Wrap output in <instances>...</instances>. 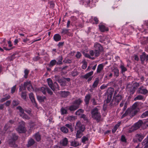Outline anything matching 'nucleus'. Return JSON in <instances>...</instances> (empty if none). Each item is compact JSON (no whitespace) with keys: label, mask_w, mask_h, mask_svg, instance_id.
<instances>
[{"label":"nucleus","mask_w":148,"mask_h":148,"mask_svg":"<svg viewBox=\"0 0 148 148\" xmlns=\"http://www.w3.org/2000/svg\"><path fill=\"white\" fill-rule=\"evenodd\" d=\"M100 107L97 106L91 110V114L92 118L99 121L101 117V114L99 112Z\"/></svg>","instance_id":"1"},{"label":"nucleus","mask_w":148,"mask_h":148,"mask_svg":"<svg viewBox=\"0 0 148 148\" xmlns=\"http://www.w3.org/2000/svg\"><path fill=\"white\" fill-rule=\"evenodd\" d=\"M18 138V136L15 133H12L10 135L9 140V144L11 147H15L16 146L15 143Z\"/></svg>","instance_id":"2"},{"label":"nucleus","mask_w":148,"mask_h":148,"mask_svg":"<svg viewBox=\"0 0 148 148\" xmlns=\"http://www.w3.org/2000/svg\"><path fill=\"white\" fill-rule=\"evenodd\" d=\"M128 109L129 111L130 116H132L136 115L139 110L138 106V104L136 103H134L131 108Z\"/></svg>","instance_id":"3"},{"label":"nucleus","mask_w":148,"mask_h":148,"mask_svg":"<svg viewBox=\"0 0 148 148\" xmlns=\"http://www.w3.org/2000/svg\"><path fill=\"white\" fill-rule=\"evenodd\" d=\"M139 86V84H128L127 87L129 89L130 94H133L136 89Z\"/></svg>","instance_id":"4"},{"label":"nucleus","mask_w":148,"mask_h":148,"mask_svg":"<svg viewBox=\"0 0 148 148\" xmlns=\"http://www.w3.org/2000/svg\"><path fill=\"white\" fill-rule=\"evenodd\" d=\"M122 98L121 95L119 94H118L116 96H114L113 99L114 100L115 102L113 103V100L111 101L110 104V106L111 107L113 106L114 104H117L121 100Z\"/></svg>","instance_id":"5"},{"label":"nucleus","mask_w":148,"mask_h":148,"mask_svg":"<svg viewBox=\"0 0 148 148\" xmlns=\"http://www.w3.org/2000/svg\"><path fill=\"white\" fill-rule=\"evenodd\" d=\"M85 126L81 124L80 121L77 122L75 127V130L83 132L85 130Z\"/></svg>","instance_id":"6"},{"label":"nucleus","mask_w":148,"mask_h":148,"mask_svg":"<svg viewBox=\"0 0 148 148\" xmlns=\"http://www.w3.org/2000/svg\"><path fill=\"white\" fill-rule=\"evenodd\" d=\"M55 78L56 80L60 83H66L69 82L70 80V78H62L60 79L58 76H55Z\"/></svg>","instance_id":"7"},{"label":"nucleus","mask_w":148,"mask_h":148,"mask_svg":"<svg viewBox=\"0 0 148 148\" xmlns=\"http://www.w3.org/2000/svg\"><path fill=\"white\" fill-rule=\"evenodd\" d=\"M25 123L23 121L21 122V124L20 125L17 129V131L19 133L25 132V129L24 127Z\"/></svg>","instance_id":"8"},{"label":"nucleus","mask_w":148,"mask_h":148,"mask_svg":"<svg viewBox=\"0 0 148 148\" xmlns=\"http://www.w3.org/2000/svg\"><path fill=\"white\" fill-rule=\"evenodd\" d=\"M138 91L139 93L143 94H145L148 92L147 90L143 87L139 88L138 89Z\"/></svg>","instance_id":"9"},{"label":"nucleus","mask_w":148,"mask_h":148,"mask_svg":"<svg viewBox=\"0 0 148 148\" xmlns=\"http://www.w3.org/2000/svg\"><path fill=\"white\" fill-rule=\"evenodd\" d=\"M94 47L95 49L102 51L103 50V47L99 43H96L95 44Z\"/></svg>","instance_id":"10"},{"label":"nucleus","mask_w":148,"mask_h":148,"mask_svg":"<svg viewBox=\"0 0 148 148\" xmlns=\"http://www.w3.org/2000/svg\"><path fill=\"white\" fill-rule=\"evenodd\" d=\"M48 85L53 91H54L55 89L59 90L58 84H48Z\"/></svg>","instance_id":"11"},{"label":"nucleus","mask_w":148,"mask_h":148,"mask_svg":"<svg viewBox=\"0 0 148 148\" xmlns=\"http://www.w3.org/2000/svg\"><path fill=\"white\" fill-rule=\"evenodd\" d=\"M91 97V95L90 94L85 96L84 101L86 105H88L89 104V101Z\"/></svg>","instance_id":"12"},{"label":"nucleus","mask_w":148,"mask_h":148,"mask_svg":"<svg viewBox=\"0 0 148 148\" xmlns=\"http://www.w3.org/2000/svg\"><path fill=\"white\" fill-rule=\"evenodd\" d=\"M68 140L66 138H64L60 142L61 145L63 146H67L68 144Z\"/></svg>","instance_id":"13"},{"label":"nucleus","mask_w":148,"mask_h":148,"mask_svg":"<svg viewBox=\"0 0 148 148\" xmlns=\"http://www.w3.org/2000/svg\"><path fill=\"white\" fill-rule=\"evenodd\" d=\"M143 122L141 120L139 121L134 125L136 130L138 129L143 124Z\"/></svg>","instance_id":"14"},{"label":"nucleus","mask_w":148,"mask_h":148,"mask_svg":"<svg viewBox=\"0 0 148 148\" xmlns=\"http://www.w3.org/2000/svg\"><path fill=\"white\" fill-rule=\"evenodd\" d=\"M99 28L100 30L102 32H104L105 31H108V29L107 28L102 24H100L99 25Z\"/></svg>","instance_id":"15"},{"label":"nucleus","mask_w":148,"mask_h":148,"mask_svg":"<svg viewBox=\"0 0 148 148\" xmlns=\"http://www.w3.org/2000/svg\"><path fill=\"white\" fill-rule=\"evenodd\" d=\"M142 143L143 146H145V148H148V136L143 140Z\"/></svg>","instance_id":"16"},{"label":"nucleus","mask_w":148,"mask_h":148,"mask_svg":"<svg viewBox=\"0 0 148 148\" xmlns=\"http://www.w3.org/2000/svg\"><path fill=\"white\" fill-rule=\"evenodd\" d=\"M29 97L31 99L32 102L35 106H36V103L34 99L33 94L32 93H31L29 95Z\"/></svg>","instance_id":"17"},{"label":"nucleus","mask_w":148,"mask_h":148,"mask_svg":"<svg viewBox=\"0 0 148 148\" xmlns=\"http://www.w3.org/2000/svg\"><path fill=\"white\" fill-rule=\"evenodd\" d=\"M103 65L102 64H99L97 67V73H100L101 71L103 69Z\"/></svg>","instance_id":"18"},{"label":"nucleus","mask_w":148,"mask_h":148,"mask_svg":"<svg viewBox=\"0 0 148 148\" xmlns=\"http://www.w3.org/2000/svg\"><path fill=\"white\" fill-rule=\"evenodd\" d=\"M61 36L58 34H56L53 36V39L56 41H58L61 40Z\"/></svg>","instance_id":"19"},{"label":"nucleus","mask_w":148,"mask_h":148,"mask_svg":"<svg viewBox=\"0 0 148 148\" xmlns=\"http://www.w3.org/2000/svg\"><path fill=\"white\" fill-rule=\"evenodd\" d=\"M33 137L37 141H39L41 139V136L39 133L38 132L33 135Z\"/></svg>","instance_id":"20"},{"label":"nucleus","mask_w":148,"mask_h":148,"mask_svg":"<svg viewBox=\"0 0 148 148\" xmlns=\"http://www.w3.org/2000/svg\"><path fill=\"white\" fill-rule=\"evenodd\" d=\"M35 141L34 139L32 138L29 139V140L28 142V143L27 145V147H29L33 145L35 143Z\"/></svg>","instance_id":"21"},{"label":"nucleus","mask_w":148,"mask_h":148,"mask_svg":"<svg viewBox=\"0 0 148 148\" xmlns=\"http://www.w3.org/2000/svg\"><path fill=\"white\" fill-rule=\"evenodd\" d=\"M47 87L46 86H44L40 88H39V90L43 94L45 95L46 94V92Z\"/></svg>","instance_id":"22"},{"label":"nucleus","mask_w":148,"mask_h":148,"mask_svg":"<svg viewBox=\"0 0 148 148\" xmlns=\"http://www.w3.org/2000/svg\"><path fill=\"white\" fill-rule=\"evenodd\" d=\"M60 129L61 131L64 134H67L69 132L68 129L65 126L61 127Z\"/></svg>","instance_id":"23"},{"label":"nucleus","mask_w":148,"mask_h":148,"mask_svg":"<svg viewBox=\"0 0 148 148\" xmlns=\"http://www.w3.org/2000/svg\"><path fill=\"white\" fill-rule=\"evenodd\" d=\"M79 107L78 106H76L74 104L70 106L69 109L70 111H72L76 110Z\"/></svg>","instance_id":"24"},{"label":"nucleus","mask_w":148,"mask_h":148,"mask_svg":"<svg viewBox=\"0 0 148 148\" xmlns=\"http://www.w3.org/2000/svg\"><path fill=\"white\" fill-rule=\"evenodd\" d=\"M146 53L145 52H143L142 55L140 56V58L141 62V63H143L145 60H146Z\"/></svg>","instance_id":"25"},{"label":"nucleus","mask_w":148,"mask_h":148,"mask_svg":"<svg viewBox=\"0 0 148 148\" xmlns=\"http://www.w3.org/2000/svg\"><path fill=\"white\" fill-rule=\"evenodd\" d=\"M65 126L70 130L72 132L74 130L72 126V123H69L66 124L65 125Z\"/></svg>","instance_id":"26"},{"label":"nucleus","mask_w":148,"mask_h":148,"mask_svg":"<svg viewBox=\"0 0 148 148\" xmlns=\"http://www.w3.org/2000/svg\"><path fill=\"white\" fill-rule=\"evenodd\" d=\"M93 71H92L88 73L85 75L83 77L84 78L87 79L88 78L91 77V76L93 74Z\"/></svg>","instance_id":"27"},{"label":"nucleus","mask_w":148,"mask_h":148,"mask_svg":"<svg viewBox=\"0 0 148 148\" xmlns=\"http://www.w3.org/2000/svg\"><path fill=\"white\" fill-rule=\"evenodd\" d=\"M114 91V89L113 88H110L108 89L107 93H108V95H110L112 97L113 93Z\"/></svg>","instance_id":"28"},{"label":"nucleus","mask_w":148,"mask_h":148,"mask_svg":"<svg viewBox=\"0 0 148 148\" xmlns=\"http://www.w3.org/2000/svg\"><path fill=\"white\" fill-rule=\"evenodd\" d=\"M37 99L40 102H42L44 101L46 98L44 96H37Z\"/></svg>","instance_id":"29"},{"label":"nucleus","mask_w":148,"mask_h":148,"mask_svg":"<svg viewBox=\"0 0 148 148\" xmlns=\"http://www.w3.org/2000/svg\"><path fill=\"white\" fill-rule=\"evenodd\" d=\"M76 118L75 116H69L67 117V119L70 121H75Z\"/></svg>","instance_id":"30"},{"label":"nucleus","mask_w":148,"mask_h":148,"mask_svg":"<svg viewBox=\"0 0 148 148\" xmlns=\"http://www.w3.org/2000/svg\"><path fill=\"white\" fill-rule=\"evenodd\" d=\"M88 5H89V6L91 7H94L95 5V4L94 3L93 0H88L86 1Z\"/></svg>","instance_id":"31"},{"label":"nucleus","mask_w":148,"mask_h":148,"mask_svg":"<svg viewBox=\"0 0 148 148\" xmlns=\"http://www.w3.org/2000/svg\"><path fill=\"white\" fill-rule=\"evenodd\" d=\"M77 133L76 134V136L77 138H80L83 135V132L79 131H76Z\"/></svg>","instance_id":"32"},{"label":"nucleus","mask_w":148,"mask_h":148,"mask_svg":"<svg viewBox=\"0 0 148 148\" xmlns=\"http://www.w3.org/2000/svg\"><path fill=\"white\" fill-rule=\"evenodd\" d=\"M144 100V97L143 96L141 95H139L134 99V100L135 101H136L137 100Z\"/></svg>","instance_id":"33"},{"label":"nucleus","mask_w":148,"mask_h":148,"mask_svg":"<svg viewBox=\"0 0 148 148\" xmlns=\"http://www.w3.org/2000/svg\"><path fill=\"white\" fill-rule=\"evenodd\" d=\"M20 115L23 119L28 120L30 119V117H29L26 114H25L24 112L22 114H20Z\"/></svg>","instance_id":"34"},{"label":"nucleus","mask_w":148,"mask_h":148,"mask_svg":"<svg viewBox=\"0 0 148 148\" xmlns=\"http://www.w3.org/2000/svg\"><path fill=\"white\" fill-rule=\"evenodd\" d=\"M82 101L80 99H79L77 100H76L74 102V104L76 106H78L79 107V106L82 103Z\"/></svg>","instance_id":"35"},{"label":"nucleus","mask_w":148,"mask_h":148,"mask_svg":"<svg viewBox=\"0 0 148 148\" xmlns=\"http://www.w3.org/2000/svg\"><path fill=\"white\" fill-rule=\"evenodd\" d=\"M79 145V143L75 141H72L71 142V145L74 147H77Z\"/></svg>","instance_id":"36"},{"label":"nucleus","mask_w":148,"mask_h":148,"mask_svg":"<svg viewBox=\"0 0 148 148\" xmlns=\"http://www.w3.org/2000/svg\"><path fill=\"white\" fill-rule=\"evenodd\" d=\"M69 92L68 91H63L61 92L62 96L64 97H65L69 95Z\"/></svg>","instance_id":"37"},{"label":"nucleus","mask_w":148,"mask_h":148,"mask_svg":"<svg viewBox=\"0 0 148 148\" xmlns=\"http://www.w3.org/2000/svg\"><path fill=\"white\" fill-rule=\"evenodd\" d=\"M114 73V76L117 77L119 75V70L117 69H114L113 71Z\"/></svg>","instance_id":"38"},{"label":"nucleus","mask_w":148,"mask_h":148,"mask_svg":"<svg viewBox=\"0 0 148 148\" xmlns=\"http://www.w3.org/2000/svg\"><path fill=\"white\" fill-rule=\"evenodd\" d=\"M97 99H96L95 98H92L91 100V102L92 103V104L94 106H96L99 104L98 103H97Z\"/></svg>","instance_id":"39"},{"label":"nucleus","mask_w":148,"mask_h":148,"mask_svg":"<svg viewBox=\"0 0 148 148\" xmlns=\"http://www.w3.org/2000/svg\"><path fill=\"white\" fill-rule=\"evenodd\" d=\"M29 73V70L27 69H25L24 71V77L26 79L27 78V76Z\"/></svg>","instance_id":"40"},{"label":"nucleus","mask_w":148,"mask_h":148,"mask_svg":"<svg viewBox=\"0 0 148 148\" xmlns=\"http://www.w3.org/2000/svg\"><path fill=\"white\" fill-rule=\"evenodd\" d=\"M56 63V61L55 60H51L49 64V66L50 67H52Z\"/></svg>","instance_id":"41"},{"label":"nucleus","mask_w":148,"mask_h":148,"mask_svg":"<svg viewBox=\"0 0 148 148\" xmlns=\"http://www.w3.org/2000/svg\"><path fill=\"white\" fill-rule=\"evenodd\" d=\"M136 137L139 141H141L143 138V136L139 134H137Z\"/></svg>","instance_id":"42"},{"label":"nucleus","mask_w":148,"mask_h":148,"mask_svg":"<svg viewBox=\"0 0 148 148\" xmlns=\"http://www.w3.org/2000/svg\"><path fill=\"white\" fill-rule=\"evenodd\" d=\"M136 130V129L134 127V125H133L131 127L129 128L128 130V132L129 133H131Z\"/></svg>","instance_id":"43"},{"label":"nucleus","mask_w":148,"mask_h":148,"mask_svg":"<svg viewBox=\"0 0 148 148\" xmlns=\"http://www.w3.org/2000/svg\"><path fill=\"white\" fill-rule=\"evenodd\" d=\"M81 118L83 119L84 121H86V122H88V118L87 117L86 115L84 114H82L81 116Z\"/></svg>","instance_id":"44"},{"label":"nucleus","mask_w":148,"mask_h":148,"mask_svg":"<svg viewBox=\"0 0 148 148\" xmlns=\"http://www.w3.org/2000/svg\"><path fill=\"white\" fill-rule=\"evenodd\" d=\"M58 62L57 64H62V60L63 58L62 56H60L58 57Z\"/></svg>","instance_id":"45"},{"label":"nucleus","mask_w":148,"mask_h":148,"mask_svg":"<svg viewBox=\"0 0 148 148\" xmlns=\"http://www.w3.org/2000/svg\"><path fill=\"white\" fill-rule=\"evenodd\" d=\"M120 67L121 69V72L122 73L124 72L127 70V69L123 65L121 64Z\"/></svg>","instance_id":"46"},{"label":"nucleus","mask_w":148,"mask_h":148,"mask_svg":"<svg viewBox=\"0 0 148 148\" xmlns=\"http://www.w3.org/2000/svg\"><path fill=\"white\" fill-rule=\"evenodd\" d=\"M16 109L19 110V111L20 112L21 114H22L24 112V110L20 106L16 107Z\"/></svg>","instance_id":"47"},{"label":"nucleus","mask_w":148,"mask_h":148,"mask_svg":"<svg viewBox=\"0 0 148 148\" xmlns=\"http://www.w3.org/2000/svg\"><path fill=\"white\" fill-rule=\"evenodd\" d=\"M14 55L13 54L11 56L8 57L6 59L8 61H10L12 60L14 58Z\"/></svg>","instance_id":"48"},{"label":"nucleus","mask_w":148,"mask_h":148,"mask_svg":"<svg viewBox=\"0 0 148 148\" xmlns=\"http://www.w3.org/2000/svg\"><path fill=\"white\" fill-rule=\"evenodd\" d=\"M78 74V73L76 70H74L71 72V74L73 76H75L77 75Z\"/></svg>","instance_id":"49"},{"label":"nucleus","mask_w":148,"mask_h":148,"mask_svg":"<svg viewBox=\"0 0 148 148\" xmlns=\"http://www.w3.org/2000/svg\"><path fill=\"white\" fill-rule=\"evenodd\" d=\"M148 116V110L143 113L141 116L142 118H145Z\"/></svg>","instance_id":"50"},{"label":"nucleus","mask_w":148,"mask_h":148,"mask_svg":"<svg viewBox=\"0 0 148 148\" xmlns=\"http://www.w3.org/2000/svg\"><path fill=\"white\" fill-rule=\"evenodd\" d=\"M101 51H99V50L95 49V51L94 52L95 56L96 57L98 56Z\"/></svg>","instance_id":"51"},{"label":"nucleus","mask_w":148,"mask_h":148,"mask_svg":"<svg viewBox=\"0 0 148 148\" xmlns=\"http://www.w3.org/2000/svg\"><path fill=\"white\" fill-rule=\"evenodd\" d=\"M84 112V111L82 109H79L78 110H77L76 112H75V114L76 115H79L80 114L82 113H83Z\"/></svg>","instance_id":"52"},{"label":"nucleus","mask_w":148,"mask_h":148,"mask_svg":"<svg viewBox=\"0 0 148 148\" xmlns=\"http://www.w3.org/2000/svg\"><path fill=\"white\" fill-rule=\"evenodd\" d=\"M21 97L24 99H25L27 94L25 92H22L21 93Z\"/></svg>","instance_id":"53"},{"label":"nucleus","mask_w":148,"mask_h":148,"mask_svg":"<svg viewBox=\"0 0 148 148\" xmlns=\"http://www.w3.org/2000/svg\"><path fill=\"white\" fill-rule=\"evenodd\" d=\"M112 97H111V96L109 95L108 96L107 99L106 101V103L108 104L109 103H110L111 102L110 101L111 100V99H112ZM110 103L109 104H110ZM109 105L110 106V104H109Z\"/></svg>","instance_id":"54"},{"label":"nucleus","mask_w":148,"mask_h":148,"mask_svg":"<svg viewBox=\"0 0 148 148\" xmlns=\"http://www.w3.org/2000/svg\"><path fill=\"white\" fill-rule=\"evenodd\" d=\"M12 104L14 106H16L19 104V102L18 100H14L12 102Z\"/></svg>","instance_id":"55"},{"label":"nucleus","mask_w":148,"mask_h":148,"mask_svg":"<svg viewBox=\"0 0 148 148\" xmlns=\"http://www.w3.org/2000/svg\"><path fill=\"white\" fill-rule=\"evenodd\" d=\"M129 114V110L128 109L127 110L125 111V113L122 115L121 116V118H123L125 116H126L127 114Z\"/></svg>","instance_id":"56"},{"label":"nucleus","mask_w":148,"mask_h":148,"mask_svg":"<svg viewBox=\"0 0 148 148\" xmlns=\"http://www.w3.org/2000/svg\"><path fill=\"white\" fill-rule=\"evenodd\" d=\"M87 66V63L86 61H84L82 66V68L83 69H85Z\"/></svg>","instance_id":"57"},{"label":"nucleus","mask_w":148,"mask_h":148,"mask_svg":"<svg viewBox=\"0 0 148 148\" xmlns=\"http://www.w3.org/2000/svg\"><path fill=\"white\" fill-rule=\"evenodd\" d=\"M61 114H66L67 113V111L65 109L63 108H62L61 109Z\"/></svg>","instance_id":"58"},{"label":"nucleus","mask_w":148,"mask_h":148,"mask_svg":"<svg viewBox=\"0 0 148 148\" xmlns=\"http://www.w3.org/2000/svg\"><path fill=\"white\" fill-rule=\"evenodd\" d=\"M68 31L69 29H63L62 30L61 33L63 34H66L68 33Z\"/></svg>","instance_id":"59"},{"label":"nucleus","mask_w":148,"mask_h":148,"mask_svg":"<svg viewBox=\"0 0 148 148\" xmlns=\"http://www.w3.org/2000/svg\"><path fill=\"white\" fill-rule=\"evenodd\" d=\"M85 56L86 57L88 58L89 59H91L92 60H94V58L93 57H91L89 54L88 53H85Z\"/></svg>","instance_id":"60"},{"label":"nucleus","mask_w":148,"mask_h":148,"mask_svg":"<svg viewBox=\"0 0 148 148\" xmlns=\"http://www.w3.org/2000/svg\"><path fill=\"white\" fill-rule=\"evenodd\" d=\"M49 3L50 5V7L51 8H54L55 4L54 3V2L53 1H50L49 2Z\"/></svg>","instance_id":"61"},{"label":"nucleus","mask_w":148,"mask_h":148,"mask_svg":"<svg viewBox=\"0 0 148 148\" xmlns=\"http://www.w3.org/2000/svg\"><path fill=\"white\" fill-rule=\"evenodd\" d=\"M8 124H6L4 127L3 130L5 131H6L9 127H10V126H8Z\"/></svg>","instance_id":"62"},{"label":"nucleus","mask_w":148,"mask_h":148,"mask_svg":"<svg viewBox=\"0 0 148 148\" xmlns=\"http://www.w3.org/2000/svg\"><path fill=\"white\" fill-rule=\"evenodd\" d=\"M82 141L83 143H84L86 141H87L88 140V138L85 136L83 137L82 138Z\"/></svg>","instance_id":"63"},{"label":"nucleus","mask_w":148,"mask_h":148,"mask_svg":"<svg viewBox=\"0 0 148 148\" xmlns=\"http://www.w3.org/2000/svg\"><path fill=\"white\" fill-rule=\"evenodd\" d=\"M121 140L123 142L125 143L126 142V140L125 138V137L123 135L121 136Z\"/></svg>","instance_id":"64"}]
</instances>
